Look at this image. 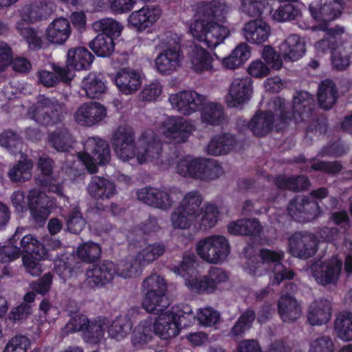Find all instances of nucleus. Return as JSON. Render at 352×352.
Returning <instances> with one entry per match:
<instances>
[{"label": "nucleus", "instance_id": "obj_35", "mask_svg": "<svg viewBox=\"0 0 352 352\" xmlns=\"http://www.w3.org/2000/svg\"><path fill=\"white\" fill-rule=\"evenodd\" d=\"M331 302L326 299L315 300L311 303L307 314V319L311 325H321L327 323L331 317Z\"/></svg>", "mask_w": 352, "mask_h": 352}, {"label": "nucleus", "instance_id": "obj_42", "mask_svg": "<svg viewBox=\"0 0 352 352\" xmlns=\"http://www.w3.org/2000/svg\"><path fill=\"white\" fill-rule=\"evenodd\" d=\"M250 56V47L245 43L238 45L232 53L223 59V65L229 69H234L243 65Z\"/></svg>", "mask_w": 352, "mask_h": 352}, {"label": "nucleus", "instance_id": "obj_58", "mask_svg": "<svg viewBox=\"0 0 352 352\" xmlns=\"http://www.w3.org/2000/svg\"><path fill=\"white\" fill-rule=\"evenodd\" d=\"M301 14L299 7L294 3H287L278 7L272 14L273 20L286 22L295 20Z\"/></svg>", "mask_w": 352, "mask_h": 352}, {"label": "nucleus", "instance_id": "obj_63", "mask_svg": "<svg viewBox=\"0 0 352 352\" xmlns=\"http://www.w3.org/2000/svg\"><path fill=\"white\" fill-rule=\"evenodd\" d=\"M93 28L96 32H101V34H105L111 38L118 37L122 31V26L116 20L109 18L94 22Z\"/></svg>", "mask_w": 352, "mask_h": 352}, {"label": "nucleus", "instance_id": "obj_47", "mask_svg": "<svg viewBox=\"0 0 352 352\" xmlns=\"http://www.w3.org/2000/svg\"><path fill=\"white\" fill-rule=\"evenodd\" d=\"M24 229L23 228H18L13 236L9 240L8 245L0 247V261L6 263L14 260L21 254V248L17 245V241L20 236H23Z\"/></svg>", "mask_w": 352, "mask_h": 352}, {"label": "nucleus", "instance_id": "obj_21", "mask_svg": "<svg viewBox=\"0 0 352 352\" xmlns=\"http://www.w3.org/2000/svg\"><path fill=\"white\" fill-rule=\"evenodd\" d=\"M107 116L106 108L98 102L82 104L76 110V121L82 126H92L101 122Z\"/></svg>", "mask_w": 352, "mask_h": 352}, {"label": "nucleus", "instance_id": "obj_46", "mask_svg": "<svg viewBox=\"0 0 352 352\" xmlns=\"http://www.w3.org/2000/svg\"><path fill=\"white\" fill-rule=\"evenodd\" d=\"M170 305L166 294L145 295L142 307L150 314L161 315Z\"/></svg>", "mask_w": 352, "mask_h": 352}, {"label": "nucleus", "instance_id": "obj_37", "mask_svg": "<svg viewBox=\"0 0 352 352\" xmlns=\"http://www.w3.org/2000/svg\"><path fill=\"white\" fill-rule=\"evenodd\" d=\"M338 98V89L334 82L329 79L322 81L318 89L319 106L322 109L329 110L336 104Z\"/></svg>", "mask_w": 352, "mask_h": 352}, {"label": "nucleus", "instance_id": "obj_62", "mask_svg": "<svg viewBox=\"0 0 352 352\" xmlns=\"http://www.w3.org/2000/svg\"><path fill=\"white\" fill-rule=\"evenodd\" d=\"M54 161L49 156L43 155L39 157L38 166L43 175L39 176L38 180L43 186H50L54 182L52 177L53 171Z\"/></svg>", "mask_w": 352, "mask_h": 352}, {"label": "nucleus", "instance_id": "obj_17", "mask_svg": "<svg viewBox=\"0 0 352 352\" xmlns=\"http://www.w3.org/2000/svg\"><path fill=\"white\" fill-rule=\"evenodd\" d=\"M85 274L90 287H102L111 283L116 276V264L109 260L102 261L90 266Z\"/></svg>", "mask_w": 352, "mask_h": 352}, {"label": "nucleus", "instance_id": "obj_38", "mask_svg": "<svg viewBox=\"0 0 352 352\" xmlns=\"http://www.w3.org/2000/svg\"><path fill=\"white\" fill-rule=\"evenodd\" d=\"M212 58L209 52L202 47L195 45L190 54L192 68L197 73L211 71L212 67Z\"/></svg>", "mask_w": 352, "mask_h": 352}, {"label": "nucleus", "instance_id": "obj_36", "mask_svg": "<svg viewBox=\"0 0 352 352\" xmlns=\"http://www.w3.org/2000/svg\"><path fill=\"white\" fill-rule=\"evenodd\" d=\"M82 89L91 99L99 98L107 91L106 82L101 74L89 73L82 81Z\"/></svg>", "mask_w": 352, "mask_h": 352}, {"label": "nucleus", "instance_id": "obj_33", "mask_svg": "<svg viewBox=\"0 0 352 352\" xmlns=\"http://www.w3.org/2000/svg\"><path fill=\"white\" fill-rule=\"evenodd\" d=\"M70 33L69 21L64 18H58L47 28L46 39L51 43L61 45L67 40Z\"/></svg>", "mask_w": 352, "mask_h": 352}, {"label": "nucleus", "instance_id": "obj_20", "mask_svg": "<svg viewBox=\"0 0 352 352\" xmlns=\"http://www.w3.org/2000/svg\"><path fill=\"white\" fill-rule=\"evenodd\" d=\"M28 206L33 219L38 223H43L50 215L52 201L45 192L30 190L28 196Z\"/></svg>", "mask_w": 352, "mask_h": 352}, {"label": "nucleus", "instance_id": "obj_39", "mask_svg": "<svg viewBox=\"0 0 352 352\" xmlns=\"http://www.w3.org/2000/svg\"><path fill=\"white\" fill-rule=\"evenodd\" d=\"M318 29L325 32V35L316 43V50L321 53H325L329 50H334L336 44L335 36L342 34L344 32V28L338 26L328 28L327 23H322L318 26Z\"/></svg>", "mask_w": 352, "mask_h": 352}, {"label": "nucleus", "instance_id": "obj_44", "mask_svg": "<svg viewBox=\"0 0 352 352\" xmlns=\"http://www.w3.org/2000/svg\"><path fill=\"white\" fill-rule=\"evenodd\" d=\"M275 184L280 189L292 191L306 190L310 185L308 177L305 175L296 177L279 175L276 178Z\"/></svg>", "mask_w": 352, "mask_h": 352}, {"label": "nucleus", "instance_id": "obj_51", "mask_svg": "<svg viewBox=\"0 0 352 352\" xmlns=\"http://www.w3.org/2000/svg\"><path fill=\"white\" fill-rule=\"evenodd\" d=\"M33 163L31 160H21L8 171V176L12 182H25L32 177Z\"/></svg>", "mask_w": 352, "mask_h": 352}, {"label": "nucleus", "instance_id": "obj_60", "mask_svg": "<svg viewBox=\"0 0 352 352\" xmlns=\"http://www.w3.org/2000/svg\"><path fill=\"white\" fill-rule=\"evenodd\" d=\"M154 333L153 325L149 320H144L135 328L132 336L134 344H144L148 342Z\"/></svg>", "mask_w": 352, "mask_h": 352}, {"label": "nucleus", "instance_id": "obj_24", "mask_svg": "<svg viewBox=\"0 0 352 352\" xmlns=\"http://www.w3.org/2000/svg\"><path fill=\"white\" fill-rule=\"evenodd\" d=\"M242 34L250 43L261 44L268 39L270 27L262 19H256L244 24Z\"/></svg>", "mask_w": 352, "mask_h": 352}, {"label": "nucleus", "instance_id": "obj_43", "mask_svg": "<svg viewBox=\"0 0 352 352\" xmlns=\"http://www.w3.org/2000/svg\"><path fill=\"white\" fill-rule=\"evenodd\" d=\"M204 160V158L186 157L177 163L176 172L184 177L189 176L201 179Z\"/></svg>", "mask_w": 352, "mask_h": 352}, {"label": "nucleus", "instance_id": "obj_30", "mask_svg": "<svg viewBox=\"0 0 352 352\" xmlns=\"http://www.w3.org/2000/svg\"><path fill=\"white\" fill-rule=\"evenodd\" d=\"M67 58V65L65 67H72L76 70L89 69L94 59L92 54L84 47L69 49Z\"/></svg>", "mask_w": 352, "mask_h": 352}, {"label": "nucleus", "instance_id": "obj_14", "mask_svg": "<svg viewBox=\"0 0 352 352\" xmlns=\"http://www.w3.org/2000/svg\"><path fill=\"white\" fill-rule=\"evenodd\" d=\"M169 101L173 109L183 115L190 116L201 109L206 98L195 91L188 90L170 95Z\"/></svg>", "mask_w": 352, "mask_h": 352}, {"label": "nucleus", "instance_id": "obj_61", "mask_svg": "<svg viewBox=\"0 0 352 352\" xmlns=\"http://www.w3.org/2000/svg\"><path fill=\"white\" fill-rule=\"evenodd\" d=\"M351 50L350 45H341L333 50L331 61L335 69L342 71L349 66Z\"/></svg>", "mask_w": 352, "mask_h": 352}, {"label": "nucleus", "instance_id": "obj_23", "mask_svg": "<svg viewBox=\"0 0 352 352\" xmlns=\"http://www.w3.org/2000/svg\"><path fill=\"white\" fill-rule=\"evenodd\" d=\"M89 195L96 201L108 200L117 191L115 184L103 177L93 176L87 186Z\"/></svg>", "mask_w": 352, "mask_h": 352}, {"label": "nucleus", "instance_id": "obj_64", "mask_svg": "<svg viewBox=\"0 0 352 352\" xmlns=\"http://www.w3.org/2000/svg\"><path fill=\"white\" fill-rule=\"evenodd\" d=\"M86 221L82 216L78 206H75L71 208L68 214L67 226L68 230L74 234H79L85 227Z\"/></svg>", "mask_w": 352, "mask_h": 352}, {"label": "nucleus", "instance_id": "obj_31", "mask_svg": "<svg viewBox=\"0 0 352 352\" xmlns=\"http://www.w3.org/2000/svg\"><path fill=\"white\" fill-rule=\"evenodd\" d=\"M280 53L285 60H296L301 58L305 52L303 41L296 34H291L279 47Z\"/></svg>", "mask_w": 352, "mask_h": 352}, {"label": "nucleus", "instance_id": "obj_29", "mask_svg": "<svg viewBox=\"0 0 352 352\" xmlns=\"http://www.w3.org/2000/svg\"><path fill=\"white\" fill-rule=\"evenodd\" d=\"M180 329L174 316L168 312L160 315L153 324L154 333L164 340L177 336Z\"/></svg>", "mask_w": 352, "mask_h": 352}, {"label": "nucleus", "instance_id": "obj_2", "mask_svg": "<svg viewBox=\"0 0 352 352\" xmlns=\"http://www.w3.org/2000/svg\"><path fill=\"white\" fill-rule=\"evenodd\" d=\"M270 106L275 112H278L283 122H288L292 118L296 122L306 121L311 118L315 107V100L307 91L298 92L293 98V105L286 102L283 98H274Z\"/></svg>", "mask_w": 352, "mask_h": 352}, {"label": "nucleus", "instance_id": "obj_57", "mask_svg": "<svg viewBox=\"0 0 352 352\" xmlns=\"http://www.w3.org/2000/svg\"><path fill=\"white\" fill-rule=\"evenodd\" d=\"M132 329V323L127 316H119L108 329L109 335L118 340L125 338Z\"/></svg>", "mask_w": 352, "mask_h": 352}, {"label": "nucleus", "instance_id": "obj_40", "mask_svg": "<svg viewBox=\"0 0 352 352\" xmlns=\"http://www.w3.org/2000/svg\"><path fill=\"white\" fill-rule=\"evenodd\" d=\"M203 197L199 192L192 190L187 192L180 201L179 208L182 210L188 217L198 218L201 210V205Z\"/></svg>", "mask_w": 352, "mask_h": 352}, {"label": "nucleus", "instance_id": "obj_41", "mask_svg": "<svg viewBox=\"0 0 352 352\" xmlns=\"http://www.w3.org/2000/svg\"><path fill=\"white\" fill-rule=\"evenodd\" d=\"M201 118L204 122L214 126L223 123L226 120L223 107L216 102L204 103L201 108Z\"/></svg>", "mask_w": 352, "mask_h": 352}, {"label": "nucleus", "instance_id": "obj_19", "mask_svg": "<svg viewBox=\"0 0 352 352\" xmlns=\"http://www.w3.org/2000/svg\"><path fill=\"white\" fill-rule=\"evenodd\" d=\"M289 245L292 255L300 258H308L316 253L317 243L314 234L298 232L291 236Z\"/></svg>", "mask_w": 352, "mask_h": 352}, {"label": "nucleus", "instance_id": "obj_34", "mask_svg": "<svg viewBox=\"0 0 352 352\" xmlns=\"http://www.w3.org/2000/svg\"><path fill=\"white\" fill-rule=\"evenodd\" d=\"M236 145V140L230 133H223L214 136L206 147L208 154L214 156L226 155Z\"/></svg>", "mask_w": 352, "mask_h": 352}, {"label": "nucleus", "instance_id": "obj_9", "mask_svg": "<svg viewBox=\"0 0 352 352\" xmlns=\"http://www.w3.org/2000/svg\"><path fill=\"white\" fill-rule=\"evenodd\" d=\"M163 41L165 49L155 58V67L160 73L169 74L180 65V38L170 33Z\"/></svg>", "mask_w": 352, "mask_h": 352}, {"label": "nucleus", "instance_id": "obj_53", "mask_svg": "<svg viewBox=\"0 0 352 352\" xmlns=\"http://www.w3.org/2000/svg\"><path fill=\"white\" fill-rule=\"evenodd\" d=\"M335 330L338 337L343 341L352 340V314L340 313L335 321Z\"/></svg>", "mask_w": 352, "mask_h": 352}, {"label": "nucleus", "instance_id": "obj_59", "mask_svg": "<svg viewBox=\"0 0 352 352\" xmlns=\"http://www.w3.org/2000/svg\"><path fill=\"white\" fill-rule=\"evenodd\" d=\"M256 318V314L251 309H246L238 318L232 328L230 333L233 337H238L249 330Z\"/></svg>", "mask_w": 352, "mask_h": 352}, {"label": "nucleus", "instance_id": "obj_10", "mask_svg": "<svg viewBox=\"0 0 352 352\" xmlns=\"http://www.w3.org/2000/svg\"><path fill=\"white\" fill-rule=\"evenodd\" d=\"M113 148L117 157L124 162L137 157L133 130L129 127L120 126L113 135Z\"/></svg>", "mask_w": 352, "mask_h": 352}, {"label": "nucleus", "instance_id": "obj_7", "mask_svg": "<svg viewBox=\"0 0 352 352\" xmlns=\"http://www.w3.org/2000/svg\"><path fill=\"white\" fill-rule=\"evenodd\" d=\"M90 173L98 171L97 164H107L111 159V151L107 141L98 138H89L84 144V153L79 154Z\"/></svg>", "mask_w": 352, "mask_h": 352}, {"label": "nucleus", "instance_id": "obj_48", "mask_svg": "<svg viewBox=\"0 0 352 352\" xmlns=\"http://www.w3.org/2000/svg\"><path fill=\"white\" fill-rule=\"evenodd\" d=\"M116 275L124 278L138 276L142 271V265L135 257H127L116 265Z\"/></svg>", "mask_w": 352, "mask_h": 352}, {"label": "nucleus", "instance_id": "obj_45", "mask_svg": "<svg viewBox=\"0 0 352 352\" xmlns=\"http://www.w3.org/2000/svg\"><path fill=\"white\" fill-rule=\"evenodd\" d=\"M261 226L257 219H239L228 226V231L232 234L258 235Z\"/></svg>", "mask_w": 352, "mask_h": 352}, {"label": "nucleus", "instance_id": "obj_50", "mask_svg": "<svg viewBox=\"0 0 352 352\" xmlns=\"http://www.w3.org/2000/svg\"><path fill=\"white\" fill-rule=\"evenodd\" d=\"M89 47L97 56L107 57L114 51L113 39L105 34H98L89 43Z\"/></svg>", "mask_w": 352, "mask_h": 352}, {"label": "nucleus", "instance_id": "obj_3", "mask_svg": "<svg viewBox=\"0 0 352 352\" xmlns=\"http://www.w3.org/2000/svg\"><path fill=\"white\" fill-rule=\"evenodd\" d=\"M66 113L65 104L56 98L40 95L36 102L28 110L30 118L42 126H51L60 122Z\"/></svg>", "mask_w": 352, "mask_h": 352}, {"label": "nucleus", "instance_id": "obj_16", "mask_svg": "<svg viewBox=\"0 0 352 352\" xmlns=\"http://www.w3.org/2000/svg\"><path fill=\"white\" fill-rule=\"evenodd\" d=\"M287 210L292 219L300 222L315 219L320 213L318 202L302 196L291 200Z\"/></svg>", "mask_w": 352, "mask_h": 352}, {"label": "nucleus", "instance_id": "obj_27", "mask_svg": "<svg viewBox=\"0 0 352 352\" xmlns=\"http://www.w3.org/2000/svg\"><path fill=\"white\" fill-rule=\"evenodd\" d=\"M277 307L278 313L284 322H294L302 314V309L299 302L288 294H283L280 296Z\"/></svg>", "mask_w": 352, "mask_h": 352}, {"label": "nucleus", "instance_id": "obj_25", "mask_svg": "<svg viewBox=\"0 0 352 352\" xmlns=\"http://www.w3.org/2000/svg\"><path fill=\"white\" fill-rule=\"evenodd\" d=\"M346 0H325L320 5L309 6L312 17L317 21L327 22L337 18L341 14L342 4Z\"/></svg>", "mask_w": 352, "mask_h": 352}, {"label": "nucleus", "instance_id": "obj_12", "mask_svg": "<svg viewBox=\"0 0 352 352\" xmlns=\"http://www.w3.org/2000/svg\"><path fill=\"white\" fill-rule=\"evenodd\" d=\"M252 92V80L250 77L234 78L229 85L226 102L231 108L241 107L250 100Z\"/></svg>", "mask_w": 352, "mask_h": 352}, {"label": "nucleus", "instance_id": "obj_13", "mask_svg": "<svg viewBox=\"0 0 352 352\" xmlns=\"http://www.w3.org/2000/svg\"><path fill=\"white\" fill-rule=\"evenodd\" d=\"M342 261L336 256H332L326 261H318L311 267L313 277L321 285H335L338 280L341 269Z\"/></svg>", "mask_w": 352, "mask_h": 352}, {"label": "nucleus", "instance_id": "obj_4", "mask_svg": "<svg viewBox=\"0 0 352 352\" xmlns=\"http://www.w3.org/2000/svg\"><path fill=\"white\" fill-rule=\"evenodd\" d=\"M137 160L142 164L152 162L162 169H166L173 163V160L162 154V144L153 134L144 133L137 142Z\"/></svg>", "mask_w": 352, "mask_h": 352}, {"label": "nucleus", "instance_id": "obj_15", "mask_svg": "<svg viewBox=\"0 0 352 352\" xmlns=\"http://www.w3.org/2000/svg\"><path fill=\"white\" fill-rule=\"evenodd\" d=\"M228 276L221 268L212 267L207 275L200 278L186 280V285L192 290L199 294H211L217 289L219 284L227 281Z\"/></svg>", "mask_w": 352, "mask_h": 352}, {"label": "nucleus", "instance_id": "obj_32", "mask_svg": "<svg viewBox=\"0 0 352 352\" xmlns=\"http://www.w3.org/2000/svg\"><path fill=\"white\" fill-rule=\"evenodd\" d=\"M48 142L58 152H69L73 148L74 137L65 125L56 128L48 134Z\"/></svg>", "mask_w": 352, "mask_h": 352}, {"label": "nucleus", "instance_id": "obj_54", "mask_svg": "<svg viewBox=\"0 0 352 352\" xmlns=\"http://www.w3.org/2000/svg\"><path fill=\"white\" fill-rule=\"evenodd\" d=\"M219 210L214 204H205L201 208L200 216L196 219L197 223L199 225L201 230H208L213 228L219 218Z\"/></svg>", "mask_w": 352, "mask_h": 352}, {"label": "nucleus", "instance_id": "obj_8", "mask_svg": "<svg viewBox=\"0 0 352 352\" xmlns=\"http://www.w3.org/2000/svg\"><path fill=\"white\" fill-rule=\"evenodd\" d=\"M181 192L175 188L160 189L144 187L137 192L138 199L142 203L162 210H168L179 199Z\"/></svg>", "mask_w": 352, "mask_h": 352}, {"label": "nucleus", "instance_id": "obj_56", "mask_svg": "<svg viewBox=\"0 0 352 352\" xmlns=\"http://www.w3.org/2000/svg\"><path fill=\"white\" fill-rule=\"evenodd\" d=\"M142 289L145 292V295L166 294L167 286L162 276L152 274L143 280Z\"/></svg>", "mask_w": 352, "mask_h": 352}, {"label": "nucleus", "instance_id": "obj_26", "mask_svg": "<svg viewBox=\"0 0 352 352\" xmlns=\"http://www.w3.org/2000/svg\"><path fill=\"white\" fill-rule=\"evenodd\" d=\"M161 16L159 7H143L139 10L132 12L128 19L129 24L138 30L142 31L151 26Z\"/></svg>", "mask_w": 352, "mask_h": 352}, {"label": "nucleus", "instance_id": "obj_11", "mask_svg": "<svg viewBox=\"0 0 352 352\" xmlns=\"http://www.w3.org/2000/svg\"><path fill=\"white\" fill-rule=\"evenodd\" d=\"M279 116L277 120L274 119V114L270 111H258L246 122L243 120V124L247 126L252 134L257 137H264L267 135L274 126L277 130L282 129L286 122L281 120L280 113L276 112Z\"/></svg>", "mask_w": 352, "mask_h": 352}, {"label": "nucleus", "instance_id": "obj_5", "mask_svg": "<svg viewBox=\"0 0 352 352\" xmlns=\"http://www.w3.org/2000/svg\"><path fill=\"white\" fill-rule=\"evenodd\" d=\"M284 253L282 251H272L268 249H262L260 251V256L262 259V263L257 264V266H250L248 268V272L254 276H259L262 274L263 270L266 268L265 265H267L273 274L274 277L271 279V284L279 285L284 279H292L294 276V272L287 269L282 263Z\"/></svg>", "mask_w": 352, "mask_h": 352}, {"label": "nucleus", "instance_id": "obj_6", "mask_svg": "<svg viewBox=\"0 0 352 352\" xmlns=\"http://www.w3.org/2000/svg\"><path fill=\"white\" fill-rule=\"evenodd\" d=\"M196 252L205 262L216 265L227 259L230 254V245L224 236L211 235L197 242Z\"/></svg>", "mask_w": 352, "mask_h": 352}, {"label": "nucleus", "instance_id": "obj_22", "mask_svg": "<svg viewBox=\"0 0 352 352\" xmlns=\"http://www.w3.org/2000/svg\"><path fill=\"white\" fill-rule=\"evenodd\" d=\"M115 82L122 94L130 95L133 94L140 88L142 80L137 71L126 67L120 69L117 72Z\"/></svg>", "mask_w": 352, "mask_h": 352}, {"label": "nucleus", "instance_id": "obj_49", "mask_svg": "<svg viewBox=\"0 0 352 352\" xmlns=\"http://www.w3.org/2000/svg\"><path fill=\"white\" fill-rule=\"evenodd\" d=\"M53 10V3L47 0H39L32 4L28 9V19L31 23L47 19Z\"/></svg>", "mask_w": 352, "mask_h": 352}, {"label": "nucleus", "instance_id": "obj_28", "mask_svg": "<svg viewBox=\"0 0 352 352\" xmlns=\"http://www.w3.org/2000/svg\"><path fill=\"white\" fill-rule=\"evenodd\" d=\"M52 69L53 72L46 70L38 72L39 82L45 87H54L58 85L60 81L64 83H68L74 78V73L68 68L53 64Z\"/></svg>", "mask_w": 352, "mask_h": 352}, {"label": "nucleus", "instance_id": "obj_1", "mask_svg": "<svg viewBox=\"0 0 352 352\" xmlns=\"http://www.w3.org/2000/svg\"><path fill=\"white\" fill-rule=\"evenodd\" d=\"M223 1L214 0L203 2L197 6L195 19L190 23L189 32L199 41L204 42L209 48H214L221 43L229 34V30L216 22L226 12Z\"/></svg>", "mask_w": 352, "mask_h": 352}, {"label": "nucleus", "instance_id": "obj_52", "mask_svg": "<svg viewBox=\"0 0 352 352\" xmlns=\"http://www.w3.org/2000/svg\"><path fill=\"white\" fill-rule=\"evenodd\" d=\"M165 250L166 246L163 243L148 244L137 253L135 257L142 266L153 262L162 256Z\"/></svg>", "mask_w": 352, "mask_h": 352}, {"label": "nucleus", "instance_id": "obj_18", "mask_svg": "<svg viewBox=\"0 0 352 352\" xmlns=\"http://www.w3.org/2000/svg\"><path fill=\"white\" fill-rule=\"evenodd\" d=\"M194 127L191 122L180 116L167 118L163 123V133L175 144L187 141Z\"/></svg>", "mask_w": 352, "mask_h": 352}, {"label": "nucleus", "instance_id": "obj_55", "mask_svg": "<svg viewBox=\"0 0 352 352\" xmlns=\"http://www.w3.org/2000/svg\"><path fill=\"white\" fill-rule=\"evenodd\" d=\"M107 319L100 318L98 320L89 322L87 328L83 332V337L86 342L90 343L98 342L104 335V329L107 326Z\"/></svg>", "mask_w": 352, "mask_h": 352}]
</instances>
